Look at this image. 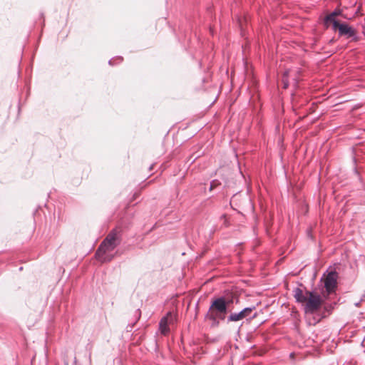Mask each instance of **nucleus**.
<instances>
[{"mask_svg": "<svg viewBox=\"0 0 365 365\" xmlns=\"http://www.w3.org/2000/svg\"><path fill=\"white\" fill-rule=\"evenodd\" d=\"M239 299L235 294L229 291L225 290L223 295L214 297L211 299L210 306L205 314V319L211 322L212 327H217L221 321L226 320V323L237 322L244 319H253L257 314L255 312V306L248 307L242 309L238 312H230V306Z\"/></svg>", "mask_w": 365, "mask_h": 365, "instance_id": "f257e3e1", "label": "nucleus"}, {"mask_svg": "<svg viewBox=\"0 0 365 365\" xmlns=\"http://www.w3.org/2000/svg\"><path fill=\"white\" fill-rule=\"evenodd\" d=\"M122 241V230L119 227L113 228L101 242L95 253L96 258L101 262H110L114 255L108 254L113 251Z\"/></svg>", "mask_w": 365, "mask_h": 365, "instance_id": "f03ea898", "label": "nucleus"}, {"mask_svg": "<svg viewBox=\"0 0 365 365\" xmlns=\"http://www.w3.org/2000/svg\"><path fill=\"white\" fill-rule=\"evenodd\" d=\"M338 277L339 274L335 269H328L323 274L321 282H324V290L322 292L324 298L330 299L333 294H336Z\"/></svg>", "mask_w": 365, "mask_h": 365, "instance_id": "7ed1b4c3", "label": "nucleus"}, {"mask_svg": "<svg viewBox=\"0 0 365 365\" xmlns=\"http://www.w3.org/2000/svg\"><path fill=\"white\" fill-rule=\"evenodd\" d=\"M307 294L309 297L304 304V311L307 314H317L323 305V295L321 296L314 291H307Z\"/></svg>", "mask_w": 365, "mask_h": 365, "instance_id": "20e7f679", "label": "nucleus"}, {"mask_svg": "<svg viewBox=\"0 0 365 365\" xmlns=\"http://www.w3.org/2000/svg\"><path fill=\"white\" fill-rule=\"evenodd\" d=\"M332 30L335 32L338 31L339 37H345L350 39V41L357 42L360 40L357 31L347 22H335Z\"/></svg>", "mask_w": 365, "mask_h": 365, "instance_id": "39448f33", "label": "nucleus"}, {"mask_svg": "<svg viewBox=\"0 0 365 365\" xmlns=\"http://www.w3.org/2000/svg\"><path fill=\"white\" fill-rule=\"evenodd\" d=\"M329 299H323V305L317 313V316L319 317L318 322L321 319H324L329 316L333 310L334 309L335 306L336 305V302H331L329 301Z\"/></svg>", "mask_w": 365, "mask_h": 365, "instance_id": "423d86ee", "label": "nucleus"}, {"mask_svg": "<svg viewBox=\"0 0 365 365\" xmlns=\"http://www.w3.org/2000/svg\"><path fill=\"white\" fill-rule=\"evenodd\" d=\"M341 11L336 9L330 14H327L324 19V24L328 28L329 24H331V27L334 26L335 22H341V21L336 19V16L341 15Z\"/></svg>", "mask_w": 365, "mask_h": 365, "instance_id": "0eeeda50", "label": "nucleus"}, {"mask_svg": "<svg viewBox=\"0 0 365 365\" xmlns=\"http://www.w3.org/2000/svg\"><path fill=\"white\" fill-rule=\"evenodd\" d=\"M307 291L306 290L305 293H304L303 290L299 287H296L293 289V296L297 303L305 304L309 297Z\"/></svg>", "mask_w": 365, "mask_h": 365, "instance_id": "6e6552de", "label": "nucleus"}, {"mask_svg": "<svg viewBox=\"0 0 365 365\" xmlns=\"http://www.w3.org/2000/svg\"><path fill=\"white\" fill-rule=\"evenodd\" d=\"M168 317H171L170 312L164 316L159 322V330L165 336L170 332Z\"/></svg>", "mask_w": 365, "mask_h": 365, "instance_id": "1a4fd4ad", "label": "nucleus"}, {"mask_svg": "<svg viewBox=\"0 0 365 365\" xmlns=\"http://www.w3.org/2000/svg\"><path fill=\"white\" fill-rule=\"evenodd\" d=\"M123 57L122 56H116L115 58H113L108 61V64L110 66H114L118 63H120L123 61Z\"/></svg>", "mask_w": 365, "mask_h": 365, "instance_id": "9d476101", "label": "nucleus"}, {"mask_svg": "<svg viewBox=\"0 0 365 365\" xmlns=\"http://www.w3.org/2000/svg\"><path fill=\"white\" fill-rule=\"evenodd\" d=\"M220 185H221V182L218 180H216V179L215 180H212L210 182V190L212 191V190H215L216 187H217Z\"/></svg>", "mask_w": 365, "mask_h": 365, "instance_id": "9b49d317", "label": "nucleus"}, {"mask_svg": "<svg viewBox=\"0 0 365 365\" xmlns=\"http://www.w3.org/2000/svg\"><path fill=\"white\" fill-rule=\"evenodd\" d=\"M288 71H285L283 76L282 82H283V88L287 89L289 87V81H288Z\"/></svg>", "mask_w": 365, "mask_h": 365, "instance_id": "f8f14e48", "label": "nucleus"}, {"mask_svg": "<svg viewBox=\"0 0 365 365\" xmlns=\"http://www.w3.org/2000/svg\"><path fill=\"white\" fill-rule=\"evenodd\" d=\"M334 42H335V39H334V38H332L331 39L329 40V43H333Z\"/></svg>", "mask_w": 365, "mask_h": 365, "instance_id": "ddd939ff", "label": "nucleus"}, {"mask_svg": "<svg viewBox=\"0 0 365 365\" xmlns=\"http://www.w3.org/2000/svg\"><path fill=\"white\" fill-rule=\"evenodd\" d=\"M153 167H154V165H153H153H151L150 166V168H149V170H150V171L153 170Z\"/></svg>", "mask_w": 365, "mask_h": 365, "instance_id": "4468645a", "label": "nucleus"}, {"mask_svg": "<svg viewBox=\"0 0 365 365\" xmlns=\"http://www.w3.org/2000/svg\"><path fill=\"white\" fill-rule=\"evenodd\" d=\"M136 312H138V313H139V314H140V309H137V311H136Z\"/></svg>", "mask_w": 365, "mask_h": 365, "instance_id": "2eb2a0df", "label": "nucleus"}, {"mask_svg": "<svg viewBox=\"0 0 365 365\" xmlns=\"http://www.w3.org/2000/svg\"><path fill=\"white\" fill-rule=\"evenodd\" d=\"M64 365H68V362H65Z\"/></svg>", "mask_w": 365, "mask_h": 365, "instance_id": "dca6fc26", "label": "nucleus"}]
</instances>
